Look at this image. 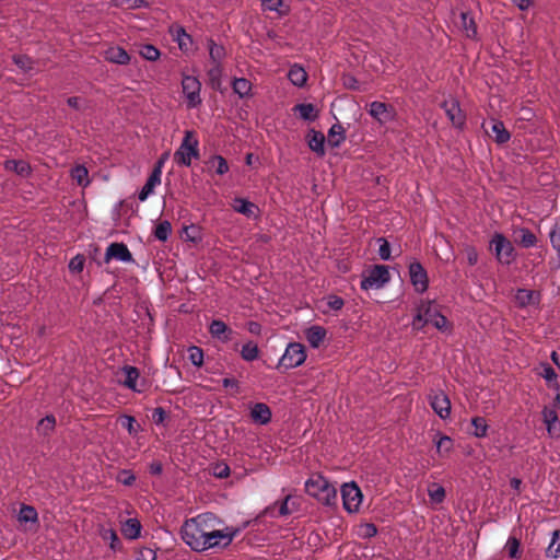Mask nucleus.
Masks as SVG:
<instances>
[{
	"mask_svg": "<svg viewBox=\"0 0 560 560\" xmlns=\"http://www.w3.org/2000/svg\"><path fill=\"white\" fill-rule=\"evenodd\" d=\"M18 518L21 523H36L38 520V514L33 506L22 505Z\"/></svg>",
	"mask_w": 560,
	"mask_h": 560,
	"instance_id": "a19ab883",
	"label": "nucleus"
},
{
	"mask_svg": "<svg viewBox=\"0 0 560 560\" xmlns=\"http://www.w3.org/2000/svg\"><path fill=\"white\" fill-rule=\"evenodd\" d=\"M105 261L108 262L110 259H115L117 261L121 262H132L133 258L132 255L124 243H112L106 248Z\"/></svg>",
	"mask_w": 560,
	"mask_h": 560,
	"instance_id": "4468645a",
	"label": "nucleus"
},
{
	"mask_svg": "<svg viewBox=\"0 0 560 560\" xmlns=\"http://www.w3.org/2000/svg\"><path fill=\"white\" fill-rule=\"evenodd\" d=\"M462 28L468 38L475 39L477 37V26L474 19L467 13H460Z\"/></svg>",
	"mask_w": 560,
	"mask_h": 560,
	"instance_id": "e433bc0d",
	"label": "nucleus"
},
{
	"mask_svg": "<svg viewBox=\"0 0 560 560\" xmlns=\"http://www.w3.org/2000/svg\"><path fill=\"white\" fill-rule=\"evenodd\" d=\"M357 534L360 538L369 539L377 534V528L372 523H364L358 526Z\"/></svg>",
	"mask_w": 560,
	"mask_h": 560,
	"instance_id": "de8ad7c7",
	"label": "nucleus"
},
{
	"mask_svg": "<svg viewBox=\"0 0 560 560\" xmlns=\"http://www.w3.org/2000/svg\"><path fill=\"white\" fill-rule=\"evenodd\" d=\"M490 249L498 262L511 265L516 258L515 249L511 241L502 233H494L490 240Z\"/></svg>",
	"mask_w": 560,
	"mask_h": 560,
	"instance_id": "39448f33",
	"label": "nucleus"
},
{
	"mask_svg": "<svg viewBox=\"0 0 560 560\" xmlns=\"http://www.w3.org/2000/svg\"><path fill=\"white\" fill-rule=\"evenodd\" d=\"M288 78L293 85L302 88L307 81V73L302 67L294 65L290 68Z\"/></svg>",
	"mask_w": 560,
	"mask_h": 560,
	"instance_id": "c756f323",
	"label": "nucleus"
},
{
	"mask_svg": "<svg viewBox=\"0 0 560 560\" xmlns=\"http://www.w3.org/2000/svg\"><path fill=\"white\" fill-rule=\"evenodd\" d=\"M546 555L549 558L558 559L560 557V530H555L551 540L547 547Z\"/></svg>",
	"mask_w": 560,
	"mask_h": 560,
	"instance_id": "58836bf2",
	"label": "nucleus"
},
{
	"mask_svg": "<svg viewBox=\"0 0 560 560\" xmlns=\"http://www.w3.org/2000/svg\"><path fill=\"white\" fill-rule=\"evenodd\" d=\"M369 114L380 124H387L394 119L393 107L377 101L370 104Z\"/></svg>",
	"mask_w": 560,
	"mask_h": 560,
	"instance_id": "2eb2a0df",
	"label": "nucleus"
},
{
	"mask_svg": "<svg viewBox=\"0 0 560 560\" xmlns=\"http://www.w3.org/2000/svg\"><path fill=\"white\" fill-rule=\"evenodd\" d=\"M491 131L494 135L495 141L500 144L506 143L511 138L510 132L501 120L492 119Z\"/></svg>",
	"mask_w": 560,
	"mask_h": 560,
	"instance_id": "7c9ffc66",
	"label": "nucleus"
},
{
	"mask_svg": "<svg viewBox=\"0 0 560 560\" xmlns=\"http://www.w3.org/2000/svg\"><path fill=\"white\" fill-rule=\"evenodd\" d=\"M305 337L310 346L316 349L324 342L326 329L318 325L311 326L305 330Z\"/></svg>",
	"mask_w": 560,
	"mask_h": 560,
	"instance_id": "5701e85b",
	"label": "nucleus"
},
{
	"mask_svg": "<svg viewBox=\"0 0 560 560\" xmlns=\"http://www.w3.org/2000/svg\"><path fill=\"white\" fill-rule=\"evenodd\" d=\"M346 139L345 129L341 125L335 124L328 131V143L336 148L339 147Z\"/></svg>",
	"mask_w": 560,
	"mask_h": 560,
	"instance_id": "72a5a7b5",
	"label": "nucleus"
},
{
	"mask_svg": "<svg viewBox=\"0 0 560 560\" xmlns=\"http://www.w3.org/2000/svg\"><path fill=\"white\" fill-rule=\"evenodd\" d=\"M85 258L83 255L74 256L69 262V270L79 273L83 270Z\"/></svg>",
	"mask_w": 560,
	"mask_h": 560,
	"instance_id": "4d7b16f0",
	"label": "nucleus"
},
{
	"mask_svg": "<svg viewBox=\"0 0 560 560\" xmlns=\"http://www.w3.org/2000/svg\"><path fill=\"white\" fill-rule=\"evenodd\" d=\"M471 425L474 428L471 434L475 438L482 439L488 435L489 425L483 417H474L471 419Z\"/></svg>",
	"mask_w": 560,
	"mask_h": 560,
	"instance_id": "c9c22d12",
	"label": "nucleus"
},
{
	"mask_svg": "<svg viewBox=\"0 0 560 560\" xmlns=\"http://www.w3.org/2000/svg\"><path fill=\"white\" fill-rule=\"evenodd\" d=\"M442 107L451 124L458 129H462L466 122V116L463 113L459 103L455 98L446 100L443 102Z\"/></svg>",
	"mask_w": 560,
	"mask_h": 560,
	"instance_id": "ddd939ff",
	"label": "nucleus"
},
{
	"mask_svg": "<svg viewBox=\"0 0 560 560\" xmlns=\"http://www.w3.org/2000/svg\"><path fill=\"white\" fill-rule=\"evenodd\" d=\"M139 54L142 58L149 61H156L161 56L160 50L150 44L142 45L139 49Z\"/></svg>",
	"mask_w": 560,
	"mask_h": 560,
	"instance_id": "37998d69",
	"label": "nucleus"
},
{
	"mask_svg": "<svg viewBox=\"0 0 560 560\" xmlns=\"http://www.w3.org/2000/svg\"><path fill=\"white\" fill-rule=\"evenodd\" d=\"M306 360L305 348L300 342H290L281 355L278 366L287 370L302 365Z\"/></svg>",
	"mask_w": 560,
	"mask_h": 560,
	"instance_id": "6e6552de",
	"label": "nucleus"
},
{
	"mask_svg": "<svg viewBox=\"0 0 560 560\" xmlns=\"http://www.w3.org/2000/svg\"><path fill=\"white\" fill-rule=\"evenodd\" d=\"M122 373L125 374V380H124L122 384L127 388H129L133 392L140 393L141 389H139L137 386V382L140 377L139 370L131 365H125L122 368Z\"/></svg>",
	"mask_w": 560,
	"mask_h": 560,
	"instance_id": "bb28decb",
	"label": "nucleus"
},
{
	"mask_svg": "<svg viewBox=\"0 0 560 560\" xmlns=\"http://www.w3.org/2000/svg\"><path fill=\"white\" fill-rule=\"evenodd\" d=\"M505 548L511 558L517 559L520 557V541L515 537L508 539Z\"/></svg>",
	"mask_w": 560,
	"mask_h": 560,
	"instance_id": "5fc2aeb1",
	"label": "nucleus"
},
{
	"mask_svg": "<svg viewBox=\"0 0 560 560\" xmlns=\"http://www.w3.org/2000/svg\"><path fill=\"white\" fill-rule=\"evenodd\" d=\"M540 368L541 371L539 375L546 381L548 385H555L558 380V375L555 370L548 363H542Z\"/></svg>",
	"mask_w": 560,
	"mask_h": 560,
	"instance_id": "49530a36",
	"label": "nucleus"
},
{
	"mask_svg": "<svg viewBox=\"0 0 560 560\" xmlns=\"http://www.w3.org/2000/svg\"><path fill=\"white\" fill-rule=\"evenodd\" d=\"M211 163L212 164L217 163V173L219 175H224L225 173L229 172V165H228L225 159L222 158L221 155H214L211 160Z\"/></svg>",
	"mask_w": 560,
	"mask_h": 560,
	"instance_id": "e2e57ef3",
	"label": "nucleus"
},
{
	"mask_svg": "<svg viewBox=\"0 0 560 560\" xmlns=\"http://www.w3.org/2000/svg\"><path fill=\"white\" fill-rule=\"evenodd\" d=\"M55 424H56V419L54 416H47L45 418H43L39 422H38V430L44 433V434H47L49 433L50 431L54 430L55 428Z\"/></svg>",
	"mask_w": 560,
	"mask_h": 560,
	"instance_id": "864d4df0",
	"label": "nucleus"
},
{
	"mask_svg": "<svg viewBox=\"0 0 560 560\" xmlns=\"http://www.w3.org/2000/svg\"><path fill=\"white\" fill-rule=\"evenodd\" d=\"M433 441L441 457L447 456L454 448V441L448 435L436 433Z\"/></svg>",
	"mask_w": 560,
	"mask_h": 560,
	"instance_id": "a878e982",
	"label": "nucleus"
},
{
	"mask_svg": "<svg viewBox=\"0 0 560 560\" xmlns=\"http://www.w3.org/2000/svg\"><path fill=\"white\" fill-rule=\"evenodd\" d=\"M71 178L82 187L90 185L89 172L84 165H75L70 171Z\"/></svg>",
	"mask_w": 560,
	"mask_h": 560,
	"instance_id": "473e14b6",
	"label": "nucleus"
},
{
	"mask_svg": "<svg viewBox=\"0 0 560 560\" xmlns=\"http://www.w3.org/2000/svg\"><path fill=\"white\" fill-rule=\"evenodd\" d=\"M188 357L190 363L196 368H201L203 364V351L197 346H190L188 348Z\"/></svg>",
	"mask_w": 560,
	"mask_h": 560,
	"instance_id": "c03bdc74",
	"label": "nucleus"
},
{
	"mask_svg": "<svg viewBox=\"0 0 560 560\" xmlns=\"http://www.w3.org/2000/svg\"><path fill=\"white\" fill-rule=\"evenodd\" d=\"M183 94L188 108H196L201 104V83L194 75H184L182 80Z\"/></svg>",
	"mask_w": 560,
	"mask_h": 560,
	"instance_id": "9d476101",
	"label": "nucleus"
},
{
	"mask_svg": "<svg viewBox=\"0 0 560 560\" xmlns=\"http://www.w3.org/2000/svg\"><path fill=\"white\" fill-rule=\"evenodd\" d=\"M258 355H259V349H258L257 343H255L254 341H248L243 345L242 350H241V357L243 358V360L252 362V361L256 360L258 358Z\"/></svg>",
	"mask_w": 560,
	"mask_h": 560,
	"instance_id": "ea45409f",
	"label": "nucleus"
},
{
	"mask_svg": "<svg viewBox=\"0 0 560 560\" xmlns=\"http://www.w3.org/2000/svg\"><path fill=\"white\" fill-rule=\"evenodd\" d=\"M282 0H262V9L266 11L279 12L282 7Z\"/></svg>",
	"mask_w": 560,
	"mask_h": 560,
	"instance_id": "0e129e2a",
	"label": "nucleus"
},
{
	"mask_svg": "<svg viewBox=\"0 0 560 560\" xmlns=\"http://www.w3.org/2000/svg\"><path fill=\"white\" fill-rule=\"evenodd\" d=\"M209 54L213 61H220L224 55V49L222 46H219L211 40L209 43Z\"/></svg>",
	"mask_w": 560,
	"mask_h": 560,
	"instance_id": "680f3d73",
	"label": "nucleus"
},
{
	"mask_svg": "<svg viewBox=\"0 0 560 560\" xmlns=\"http://www.w3.org/2000/svg\"><path fill=\"white\" fill-rule=\"evenodd\" d=\"M105 59L116 65H128L130 62L129 54L119 46H112L105 50Z\"/></svg>",
	"mask_w": 560,
	"mask_h": 560,
	"instance_id": "412c9836",
	"label": "nucleus"
},
{
	"mask_svg": "<svg viewBox=\"0 0 560 560\" xmlns=\"http://www.w3.org/2000/svg\"><path fill=\"white\" fill-rule=\"evenodd\" d=\"M116 7L127 5L129 9H138L141 7H145L147 2L144 0H110Z\"/></svg>",
	"mask_w": 560,
	"mask_h": 560,
	"instance_id": "13d9d810",
	"label": "nucleus"
},
{
	"mask_svg": "<svg viewBox=\"0 0 560 560\" xmlns=\"http://www.w3.org/2000/svg\"><path fill=\"white\" fill-rule=\"evenodd\" d=\"M540 302V293L535 290L518 289L515 293V303L518 307H527L538 305Z\"/></svg>",
	"mask_w": 560,
	"mask_h": 560,
	"instance_id": "f3484780",
	"label": "nucleus"
},
{
	"mask_svg": "<svg viewBox=\"0 0 560 560\" xmlns=\"http://www.w3.org/2000/svg\"><path fill=\"white\" fill-rule=\"evenodd\" d=\"M172 233V226L168 221L160 222L155 230H154V236L162 242H165Z\"/></svg>",
	"mask_w": 560,
	"mask_h": 560,
	"instance_id": "a18cd8bd",
	"label": "nucleus"
},
{
	"mask_svg": "<svg viewBox=\"0 0 560 560\" xmlns=\"http://www.w3.org/2000/svg\"><path fill=\"white\" fill-rule=\"evenodd\" d=\"M13 62L24 72L31 71L34 67L33 59L25 55L13 56Z\"/></svg>",
	"mask_w": 560,
	"mask_h": 560,
	"instance_id": "09e8293b",
	"label": "nucleus"
},
{
	"mask_svg": "<svg viewBox=\"0 0 560 560\" xmlns=\"http://www.w3.org/2000/svg\"><path fill=\"white\" fill-rule=\"evenodd\" d=\"M213 533H210L205 551L210 549H224L229 547L234 538L238 535L240 529L233 526H218L212 528Z\"/></svg>",
	"mask_w": 560,
	"mask_h": 560,
	"instance_id": "423d86ee",
	"label": "nucleus"
},
{
	"mask_svg": "<svg viewBox=\"0 0 560 560\" xmlns=\"http://www.w3.org/2000/svg\"><path fill=\"white\" fill-rule=\"evenodd\" d=\"M429 400L434 412L443 420L451 416V401L447 395L442 390L432 392Z\"/></svg>",
	"mask_w": 560,
	"mask_h": 560,
	"instance_id": "f8f14e48",
	"label": "nucleus"
},
{
	"mask_svg": "<svg viewBox=\"0 0 560 560\" xmlns=\"http://www.w3.org/2000/svg\"><path fill=\"white\" fill-rule=\"evenodd\" d=\"M199 158V140L192 130H186L179 148L174 153L175 162L180 166H190Z\"/></svg>",
	"mask_w": 560,
	"mask_h": 560,
	"instance_id": "7ed1b4c3",
	"label": "nucleus"
},
{
	"mask_svg": "<svg viewBox=\"0 0 560 560\" xmlns=\"http://www.w3.org/2000/svg\"><path fill=\"white\" fill-rule=\"evenodd\" d=\"M409 277L411 284L418 293H423L428 290V273L419 261H413L409 265Z\"/></svg>",
	"mask_w": 560,
	"mask_h": 560,
	"instance_id": "9b49d317",
	"label": "nucleus"
},
{
	"mask_svg": "<svg viewBox=\"0 0 560 560\" xmlns=\"http://www.w3.org/2000/svg\"><path fill=\"white\" fill-rule=\"evenodd\" d=\"M294 113L305 121H314L318 118L317 108L311 103L296 104L293 108Z\"/></svg>",
	"mask_w": 560,
	"mask_h": 560,
	"instance_id": "393cba45",
	"label": "nucleus"
},
{
	"mask_svg": "<svg viewBox=\"0 0 560 560\" xmlns=\"http://www.w3.org/2000/svg\"><path fill=\"white\" fill-rule=\"evenodd\" d=\"M175 40L177 42L180 50H188L192 42L191 37L182 27L176 31Z\"/></svg>",
	"mask_w": 560,
	"mask_h": 560,
	"instance_id": "8fccbe9b",
	"label": "nucleus"
},
{
	"mask_svg": "<svg viewBox=\"0 0 560 560\" xmlns=\"http://www.w3.org/2000/svg\"><path fill=\"white\" fill-rule=\"evenodd\" d=\"M306 492L325 505H332L337 499L336 488L323 476H312L305 482Z\"/></svg>",
	"mask_w": 560,
	"mask_h": 560,
	"instance_id": "f03ea898",
	"label": "nucleus"
},
{
	"mask_svg": "<svg viewBox=\"0 0 560 560\" xmlns=\"http://www.w3.org/2000/svg\"><path fill=\"white\" fill-rule=\"evenodd\" d=\"M223 525L214 514L207 512L191 517L183 524L180 536L183 541L196 552H203L207 539L213 527Z\"/></svg>",
	"mask_w": 560,
	"mask_h": 560,
	"instance_id": "f257e3e1",
	"label": "nucleus"
},
{
	"mask_svg": "<svg viewBox=\"0 0 560 560\" xmlns=\"http://www.w3.org/2000/svg\"><path fill=\"white\" fill-rule=\"evenodd\" d=\"M551 246L560 253V225L556 224L549 232Z\"/></svg>",
	"mask_w": 560,
	"mask_h": 560,
	"instance_id": "bf43d9fd",
	"label": "nucleus"
},
{
	"mask_svg": "<svg viewBox=\"0 0 560 560\" xmlns=\"http://www.w3.org/2000/svg\"><path fill=\"white\" fill-rule=\"evenodd\" d=\"M428 495L430 498L431 503H442L445 499V489L440 483L432 482L428 487Z\"/></svg>",
	"mask_w": 560,
	"mask_h": 560,
	"instance_id": "4c0bfd02",
	"label": "nucleus"
},
{
	"mask_svg": "<svg viewBox=\"0 0 560 560\" xmlns=\"http://www.w3.org/2000/svg\"><path fill=\"white\" fill-rule=\"evenodd\" d=\"M232 208L235 212L245 215L248 219L256 218L258 207L245 198H234L232 201Z\"/></svg>",
	"mask_w": 560,
	"mask_h": 560,
	"instance_id": "6ab92c4d",
	"label": "nucleus"
},
{
	"mask_svg": "<svg viewBox=\"0 0 560 560\" xmlns=\"http://www.w3.org/2000/svg\"><path fill=\"white\" fill-rule=\"evenodd\" d=\"M209 331L212 335V337L218 338L222 341L230 340L229 334L231 332L226 324L222 320L214 319L211 322L209 326Z\"/></svg>",
	"mask_w": 560,
	"mask_h": 560,
	"instance_id": "cd10ccee",
	"label": "nucleus"
},
{
	"mask_svg": "<svg viewBox=\"0 0 560 560\" xmlns=\"http://www.w3.org/2000/svg\"><path fill=\"white\" fill-rule=\"evenodd\" d=\"M121 533L125 538L133 540L141 535V523L138 518H128L121 524Z\"/></svg>",
	"mask_w": 560,
	"mask_h": 560,
	"instance_id": "b1692460",
	"label": "nucleus"
},
{
	"mask_svg": "<svg viewBox=\"0 0 560 560\" xmlns=\"http://www.w3.org/2000/svg\"><path fill=\"white\" fill-rule=\"evenodd\" d=\"M101 536L104 540L110 541V548L115 550L119 545V539L116 532L113 528H102Z\"/></svg>",
	"mask_w": 560,
	"mask_h": 560,
	"instance_id": "3c124183",
	"label": "nucleus"
},
{
	"mask_svg": "<svg viewBox=\"0 0 560 560\" xmlns=\"http://www.w3.org/2000/svg\"><path fill=\"white\" fill-rule=\"evenodd\" d=\"M116 480L124 486H132L136 481V476L131 470L122 469L118 472Z\"/></svg>",
	"mask_w": 560,
	"mask_h": 560,
	"instance_id": "603ef678",
	"label": "nucleus"
},
{
	"mask_svg": "<svg viewBox=\"0 0 560 560\" xmlns=\"http://www.w3.org/2000/svg\"><path fill=\"white\" fill-rule=\"evenodd\" d=\"M233 91L241 97L249 96L252 93V83L245 78H236L232 83Z\"/></svg>",
	"mask_w": 560,
	"mask_h": 560,
	"instance_id": "f704fd0d",
	"label": "nucleus"
},
{
	"mask_svg": "<svg viewBox=\"0 0 560 560\" xmlns=\"http://www.w3.org/2000/svg\"><path fill=\"white\" fill-rule=\"evenodd\" d=\"M271 416L270 408L264 402H256L250 407V418L257 424L265 425L269 423Z\"/></svg>",
	"mask_w": 560,
	"mask_h": 560,
	"instance_id": "a211bd4d",
	"label": "nucleus"
},
{
	"mask_svg": "<svg viewBox=\"0 0 560 560\" xmlns=\"http://www.w3.org/2000/svg\"><path fill=\"white\" fill-rule=\"evenodd\" d=\"M121 424L130 434H137L138 425L136 424V419L131 416H122L120 418Z\"/></svg>",
	"mask_w": 560,
	"mask_h": 560,
	"instance_id": "052dcab7",
	"label": "nucleus"
},
{
	"mask_svg": "<svg viewBox=\"0 0 560 560\" xmlns=\"http://www.w3.org/2000/svg\"><path fill=\"white\" fill-rule=\"evenodd\" d=\"M271 515L288 516L298 510V504L292 495H287L281 502L278 512H273V508L268 509Z\"/></svg>",
	"mask_w": 560,
	"mask_h": 560,
	"instance_id": "c85d7f7f",
	"label": "nucleus"
},
{
	"mask_svg": "<svg viewBox=\"0 0 560 560\" xmlns=\"http://www.w3.org/2000/svg\"><path fill=\"white\" fill-rule=\"evenodd\" d=\"M465 253L467 257V261L470 266H475L478 262V252L474 246H466Z\"/></svg>",
	"mask_w": 560,
	"mask_h": 560,
	"instance_id": "338daca9",
	"label": "nucleus"
},
{
	"mask_svg": "<svg viewBox=\"0 0 560 560\" xmlns=\"http://www.w3.org/2000/svg\"><path fill=\"white\" fill-rule=\"evenodd\" d=\"M328 306L334 311H339L343 306V300L337 295H330L328 296L327 301Z\"/></svg>",
	"mask_w": 560,
	"mask_h": 560,
	"instance_id": "774afa93",
	"label": "nucleus"
},
{
	"mask_svg": "<svg viewBox=\"0 0 560 560\" xmlns=\"http://www.w3.org/2000/svg\"><path fill=\"white\" fill-rule=\"evenodd\" d=\"M161 165L155 166L139 191L138 198L141 202L145 201L154 192L155 187L161 184Z\"/></svg>",
	"mask_w": 560,
	"mask_h": 560,
	"instance_id": "dca6fc26",
	"label": "nucleus"
},
{
	"mask_svg": "<svg viewBox=\"0 0 560 560\" xmlns=\"http://www.w3.org/2000/svg\"><path fill=\"white\" fill-rule=\"evenodd\" d=\"M156 553L150 548H141L137 553V560H155Z\"/></svg>",
	"mask_w": 560,
	"mask_h": 560,
	"instance_id": "69168bd1",
	"label": "nucleus"
},
{
	"mask_svg": "<svg viewBox=\"0 0 560 560\" xmlns=\"http://www.w3.org/2000/svg\"><path fill=\"white\" fill-rule=\"evenodd\" d=\"M308 148L319 156L325 154V136L320 131L311 129L306 136Z\"/></svg>",
	"mask_w": 560,
	"mask_h": 560,
	"instance_id": "4be33fe9",
	"label": "nucleus"
},
{
	"mask_svg": "<svg viewBox=\"0 0 560 560\" xmlns=\"http://www.w3.org/2000/svg\"><path fill=\"white\" fill-rule=\"evenodd\" d=\"M390 281L389 269L384 265H375L369 269L361 280V289L364 291L371 289H381Z\"/></svg>",
	"mask_w": 560,
	"mask_h": 560,
	"instance_id": "0eeeda50",
	"label": "nucleus"
},
{
	"mask_svg": "<svg viewBox=\"0 0 560 560\" xmlns=\"http://www.w3.org/2000/svg\"><path fill=\"white\" fill-rule=\"evenodd\" d=\"M518 236L521 245L525 248L534 247L537 244L536 235L526 228H522L518 230Z\"/></svg>",
	"mask_w": 560,
	"mask_h": 560,
	"instance_id": "79ce46f5",
	"label": "nucleus"
},
{
	"mask_svg": "<svg viewBox=\"0 0 560 560\" xmlns=\"http://www.w3.org/2000/svg\"><path fill=\"white\" fill-rule=\"evenodd\" d=\"M4 168L20 176H27L31 173L28 163L22 160H8L4 162Z\"/></svg>",
	"mask_w": 560,
	"mask_h": 560,
	"instance_id": "2f4dec72",
	"label": "nucleus"
},
{
	"mask_svg": "<svg viewBox=\"0 0 560 560\" xmlns=\"http://www.w3.org/2000/svg\"><path fill=\"white\" fill-rule=\"evenodd\" d=\"M341 498L343 509L348 513H357L362 504L363 494L359 486L354 482H346L341 486Z\"/></svg>",
	"mask_w": 560,
	"mask_h": 560,
	"instance_id": "1a4fd4ad",
	"label": "nucleus"
},
{
	"mask_svg": "<svg viewBox=\"0 0 560 560\" xmlns=\"http://www.w3.org/2000/svg\"><path fill=\"white\" fill-rule=\"evenodd\" d=\"M377 243L380 245L378 255H380L381 259H383L385 261L389 260L392 258L389 243L383 237H380L377 240Z\"/></svg>",
	"mask_w": 560,
	"mask_h": 560,
	"instance_id": "6e6d98bb",
	"label": "nucleus"
},
{
	"mask_svg": "<svg viewBox=\"0 0 560 560\" xmlns=\"http://www.w3.org/2000/svg\"><path fill=\"white\" fill-rule=\"evenodd\" d=\"M542 418L549 435L560 436V421L558 419L556 410L547 407L544 408Z\"/></svg>",
	"mask_w": 560,
	"mask_h": 560,
	"instance_id": "aec40b11",
	"label": "nucleus"
},
{
	"mask_svg": "<svg viewBox=\"0 0 560 560\" xmlns=\"http://www.w3.org/2000/svg\"><path fill=\"white\" fill-rule=\"evenodd\" d=\"M425 324H431L439 330H445L447 328L446 317L439 313L431 302L421 303L413 318L415 327H422Z\"/></svg>",
	"mask_w": 560,
	"mask_h": 560,
	"instance_id": "20e7f679",
	"label": "nucleus"
}]
</instances>
